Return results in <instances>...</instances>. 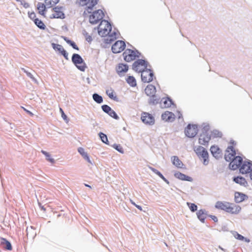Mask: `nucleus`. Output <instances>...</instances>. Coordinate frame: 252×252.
<instances>
[{
    "label": "nucleus",
    "instance_id": "obj_1",
    "mask_svg": "<svg viewBox=\"0 0 252 252\" xmlns=\"http://www.w3.org/2000/svg\"><path fill=\"white\" fill-rule=\"evenodd\" d=\"M98 34L101 37L107 36L105 39L106 44H110L117 38L116 32L110 33L112 30V26L108 21L102 20L97 28Z\"/></svg>",
    "mask_w": 252,
    "mask_h": 252
},
{
    "label": "nucleus",
    "instance_id": "obj_2",
    "mask_svg": "<svg viewBox=\"0 0 252 252\" xmlns=\"http://www.w3.org/2000/svg\"><path fill=\"white\" fill-rule=\"evenodd\" d=\"M197 156L200 159L202 160L203 165H208L209 164V154L207 151L203 147L198 146L194 150Z\"/></svg>",
    "mask_w": 252,
    "mask_h": 252
},
{
    "label": "nucleus",
    "instance_id": "obj_3",
    "mask_svg": "<svg viewBox=\"0 0 252 252\" xmlns=\"http://www.w3.org/2000/svg\"><path fill=\"white\" fill-rule=\"evenodd\" d=\"M140 53L137 50L127 49L123 53V59L126 62H130L139 58Z\"/></svg>",
    "mask_w": 252,
    "mask_h": 252
},
{
    "label": "nucleus",
    "instance_id": "obj_4",
    "mask_svg": "<svg viewBox=\"0 0 252 252\" xmlns=\"http://www.w3.org/2000/svg\"><path fill=\"white\" fill-rule=\"evenodd\" d=\"M229 144L230 146L227 147L225 153V159L227 161H229L236 157H235L236 152L234 148V146L236 144L234 141L231 140L230 141Z\"/></svg>",
    "mask_w": 252,
    "mask_h": 252
},
{
    "label": "nucleus",
    "instance_id": "obj_5",
    "mask_svg": "<svg viewBox=\"0 0 252 252\" xmlns=\"http://www.w3.org/2000/svg\"><path fill=\"white\" fill-rule=\"evenodd\" d=\"M211 138L212 137H210L209 133L208 132L207 126H205L203 128L202 132L201 133L200 137H199V144L203 146H207L210 140L211 139Z\"/></svg>",
    "mask_w": 252,
    "mask_h": 252
},
{
    "label": "nucleus",
    "instance_id": "obj_6",
    "mask_svg": "<svg viewBox=\"0 0 252 252\" xmlns=\"http://www.w3.org/2000/svg\"><path fill=\"white\" fill-rule=\"evenodd\" d=\"M72 60L77 68L83 71L85 70L86 66L81 56L77 54H74L72 56Z\"/></svg>",
    "mask_w": 252,
    "mask_h": 252
},
{
    "label": "nucleus",
    "instance_id": "obj_7",
    "mask_svg": "<svg viewBox=\"0 0 252 252\" xmlns=\"http://www.w3.org/2000/svg\"><path fill=\"white\" fill-rule=\"evenodd\" d=\"M198 132V128L196 125L189 124L185 129V134L189 138H194Z\"/></svg>",
    "mask_w": 252,
    "mask_h": 252
},
{
    "label": "nucleus",
    "instance_id": "obj_8",
    "mask_svg": "<svg viewBox=\"0 0 252 252\" xmlns=\"http://www.w3.org/2000/svg\"><path fill=\"white\" fill-rule=\"evenodd\" d=\"M104 15L102 10H97L90 15L89 21L93 24H97L99 21L102 20Z\"/></svg>",
    "mask_w": 252,
    "mask_h": 252
},
{
    "label": "nucleus",
    "instance_id": "obj_9",
    "mask_svg": "<svg viewBox=\"0 0 252 252\" xmlns=\"http://www.w3.org/2000/svg\"><path fill=\"white\" fill-rule=\"evenodd\" d=\"M141 73V80L143 83H149L153 80L154 73L151 69H146L145 70L140 71Z\"/></svg>",
    "mask_w": 252,
    "mask_h": 252
},
{
    "label": "nucleus",
    "instance_id": "obj_10",
    "mask_svg": "<svg viewBox=\"0 0 252 252\" xmlns=\"http://www.w3.org/2000/svg\"><path fill=\"white\" fill-rule=\"evenodd\" d=\"M50 18L64 19L65 15L63 12V7L57 6L53 8L52 9V14L50 15Z\"/></svg>",
    "mask_w": 252,
    "mask_h": 252
},
{
    "label": "nucleus",
    "instance_id": "obj_11",
    "mask_svg": "<svg viewBox=\"0 0 252 252\" xmlns=\"http://www.w3.org/2000/svg\"><path fill=\"white\" fill-rule=\"evenodd\" d=\"M132 67L135 71L139 72L147 69L146 68L145 61L141 59L137 60V61H135L134 63H133Z\"/></svg>",
    "mask_w": 252,
    "mask_h": 252
},
{
    "label": "nucleus",
    "instance_id": "obj_12",
    "mask_svg": "<svg viewBox=\"0 0 252 252\" xmlns=\"http://www.w3.org/2000/svg\"><path fill=\"white\" fill-rule=\"evenodd\" d=\"M126 45L124 41L118 40L112 45V51L114 53H120L125 50Z\"/></svg>",
    "mask_w": 252,
    "mask_h": 252
},
{
    "label": "nucleus",
    "instance_id": "obj_13",
    "mask_svg": "<svg viewBox=\"0 0 252 252\" xmlns=\"http://www.w3.org/2000/svg\"><path fill=\"white\" fill-rule=\"evenodd\" d=\"M141 121L146 125L152 126L155 123L153 116L147 112H143L141 117Z\"/></svg>",
    "mask_w": 252,
    "mask_h": 252
},
{
    "label": "nucleus",
    "instance_id": "obj_14",
    "mask_svg": "<svg viewBox=\"0 0 252 252\" xmlns=\"http://www.w3.org/2000/svg\"><path fill=\"white\" fill-rule=\"evenodd\" d=\"M239 168L240 172L242 174L251 173L252 172V162L244 161Z\"/></svg>",
    "mask_w": 252,
    "mask_h": 252
},
{
    "label": "nucleus",
    "instance_id": "obj_15",
    "mask_svg": "<svg viewBox=\"0 0 252 252\" xmlns=\"http://www.w3.org/2000/svg\"><path fill=\"white\" fill-rule=\"evenodd\" d=\"M79 4L81 6H86L87 10H91L94 6L97 4L98 0H77Z\"/></svg>",
    "mask_w": 252,
    "mask_h": 252
},
{
    "label": "nucleus",
    "instance_id": "obj_16",
    "mask_svg": "<svg viewBox=\"0 0 252 252\" xmlns=\"http://www.w3.org/2000/svg\"><path fill=\"white\" fill-rule=\"evenodd\" d=\"M229 161H230L229 164L230 168L232 170H236L239 168L244 162L242 161V158L239 156L236 157L235 158H234Z\"/></svg>",
    "mask_w": 252,
    "mask_h": 252
},
{
    "label": "nucleus",
    "instance_id": "obj_17",
    "mask_svg": "<svg viewBox=\"0 0 252 252\" xmlns=\"http://www.w3.org/2000/svg\"><path fill=\"white\" fill-rule=\"evenodd\" d=\"M241 211V207L237 204L232 203L227 207L225 212L227 213L236 215Z\"/></svg>",
    "mask_w": 252,
    "mask_h": 252
},
{
    "label": "nucleus",
    "instance_id": "obj_18",
    "mask_svg": "<svg viewBox=\"0 0 252 252\" xmlns=\"http://www.w3.org/2000/svg\"><path fill=\"white\" fill-rule=\"evenodd\" d=\"M176 116L173 113L166 111L161 115V119L166 122L172 123L175 120Z\"/></svg>",
    "mask_w": 252,
    "mask_h": 252
},
{
    "label": "nucleus",
    "instance_id": "obj_19",
    "mask_svg": "<svg viewBox=\"0 0 252 252\" xmlns=\"http://www.w3.org/2000/svg\"><path fill=\"white\" fill-rule=\"evenodd\" d=\"M52 48L57 51H59V53H61L62 55L65 58L66 60H68L67 56L68 54L66 52V51L64 50V49L63 47L61 45L53 43L52 44Z\"/></svg>",
    "mask_w": 252,
    "mask_h": 252
},
{
    "label": "nucleus",
    "instance_id": "obj_20",
    "mask_svg": "<svg viewBox=\"0 0 252 252\" xmlns=\"http://www.w3.org/2000/svg\"><path fill=\"white\" fill-rule=\"evenodd\" d=\"M210 151H211L212 155H213L214 157L217 158H219L221 157V150L219 148V147H218V146L213 145L211 147Z\"/></svg>",
    "mask_w": 252,
    "mask_h": 252
},
{
    "label": "nucleus",
    "instance_id": "obj_21",
    "mask_svg": "<svg viewBox=\"0 0 252 252\" xmlns=\"http://www.w3.org/2000/svg\"><path fill=\"white\" fill-rule=\"evenodd\" d=\"M145 92L147 95L149 97L155 96L156 93L155 86L152 84L148 85L145 89Z\"/></svg>",
    "mask_w": 252,
    "mask_h": 252
},
{
    "label": "nucleus",
    "instance_id": "obj_22",
    "mask_svg": "<svg viewBox=\"0 0 252 252\" xmlns=\"http://www.w3.org/2000/svg\"><path fill=\"white\" fill-rule=\"evenodd\" d=\"M128 70V66L125 63H119L116 67V72L120 75L126 73Z\"/></svg>",
    "mask_w": 252,
    "mask_h": 252
},
{
    "label": "nucleus",
    "instance_id": "obj_23",
    "mask_svg": "<svg viewBox=\"0 0 252 252\" xmlns=\"http://www.w3.org/2000/svg\"><path fill=\"white\" fill-rule=\"evenodd\" d=\"M230 204L231 203L229 202L218 201L215 204V207L217 208V209H220L224 211L227 209L228 206H229Z\"/></svg>",
    "mask_w": 252,
    "mask_h": 252
},
{
    "label": "nucleus",
    "instance_id": "obj_24",
    "mask_svg": "<svg viewBox=\"0 0 252 252\" xmlns=\"http://www.w3.org/2000/svg\"><path fill=\"white\" fill-rule=\"evenodd\" d=\"M173 104L172 100L168 97L163 98L161 100V108H169Z\"/></svg>",
    "mask_w": 252,
    "mask_h": 252
},
{
    "label": "nucleus",
    "instance_id": "obj_25",
    "mask_svg": "<svg viewBox=\"0 0 252 252\" xmlns=\"http://www.w3.org/2000/svg\"><path fill=\"white\" fill-rule=\"evenodd\" d=\"M46 5L43 3L39 2L37 4V9L38 10V13L43 16H45V13H46Z\"/></svg>",
    "mask_w": 252,
    "mask_h": 252
},
{
    "label": "nucleus",
    "instance_id": "obj_26",
    "mask_svg": "<svg viewBox=\"0 0 252 252\" xmlns=\"http://www.w3.org/2000/svg\"><path fill=\"white\" fill-rule=\"evenodd\" d=\"M36 233L35 231V228L31 226L28 227L27 228V236L30 238L33 239L36 236Z\"/></svg>",
    "mask_w": 252,
    "mask_h": 252
},
{
    "label": "nucleus",
    "instance_id": "obj_27",
    "mask_svg": "<svg viewBox=\"0 0 252 252\" xmlns=\"http://www.w3.org/2000/svg\"><path fill=\"white\" fill-rule=\"evenodd\" d=\"M174 177L182 181H190L191 180V177L186 176L185 174L179 172L174 173Z\"/></svg>",
    "mask_w": 252,
    "mask_h": 252
},
{
    "label": "nucleus",
    "instance_id": "obj_28",
    "mask_svg": "<svg viewBox=\"0 0 252 252\" xmlns=\"http://www.w3.org/2000/svg\"><path fill=\"white\" fill-rule=\"evenodd\" d=\"M246 196L240 192H235L234 194V200L236 202H241L245 199Z\"/></svg>",
    "mask_w": 252,
    "mask_h": 252
},
{
    "label": "nucleus",
    "instance_id": "obj_29",
    "mask_svg": "<svg viewBox=\"0 0 252 252\" xmlns=\"http://www.w3.org/2000/svg\"><path fill=\"white\" fill-rule=\"evenodd\" d=\"M197 217L200 220L204 222L205 219L207 218V213L204 210H200L197 212Z\"/></svg>",
    "mask_w": 252,
    "mask_h": 252
},
{
    "label": "nucleus",
    "instance_id": "obj_30",
    "mask_svg": "<svg viewBox=\"0 0 252 252\" xmlns=\"http://www.w3.org/2000/svg\"><path fill=\"white\" fill-rule=\"evenodd\" d=\"M233 181L234 182H236V184H240V185L246 186L247 184L246 180L244 177H234Z\"/></svg>",
    "mask_w": 252,
    "mask_h": 252
},
{
    "label": "nucleus",
    "instance_id": "obj_31",
    "mask_svg": "<svg viewBox=\"0 0 252 252\" xmlns=\"http://www.w3.org/2000/svg\"><path fill=\"white\" fill-rule=\"evenodd\" d=\"M172 162L173 165H175L178 168H181L183 166V163L180 159L177 156L172 157Z\"/></svg>",
    "mask_w": 252,
    "mask_h": 252
},
{
    "label": "nucleus",
    "instance_id": "obj_32",
    "mask_svg": "<svg viewBox=\"0 0 252 252\" xmlns=\"http://www.w3.org/2000/svg\"><path fill=\"white\" fill-rule=\"evenodd\" d=\"M210 136L213 138H221L222 136V133L220 131L218 130H213L212 131L208 130Z\"/></svg>",
    "mask_w": 252,
    "mask_h": 252
},
{
    "label": "nucleus",
    "instance_id": "obj_33",
    "mask_svg": "<svg viewBox=\"0 0 252 252\" xmlns=\"http://www.w3.org/2000/svg\"><path fill=\"white\" fill-rule=\"evenodd\" d=\"M126 83L132 87L136 86V80L133 76H128L126 79Z\"/></svg>",
    "mask_w": 252,
    "mask_h": 252
},
{
    "label": "nucleus",
    "instance_id": "obj_34",
    "mask_svg": "<svg viewBox=\"0 0 252 252\" xmlns=\"http://www.w3.org/2000/svg\"><path fill=\"white\" fill-rule=\"evenodd\" d=\"M59 1V0H44L45 4L47 7H51L57 4Z\"/></svg>",
    "mask_w": 252,
    "mask_h": 252
},
{
    "label": "nucleus",
    "instance_id": "obj_35",
    "mask_svg": "<svg viewBox=\"0 0 252 252\" xmlns=\"http://www.w3.org/2000/svg\"><path fill=\"white\" fill-rule=\"evenodd\" d=\"M34 23L35 25L38 27L40 30H45L46 29V26L44 23L39 19H35L33 20Z\"/></svg>",
    "mask_w": 252,
    "mask_h": 252
},
{
    "label": "nucleus",
    "instance_id": "obj_36",
    "mask_svg": "<svg viewBox=\"0 0 252 252\" xmlns=\"http://www.w3.org/2000/svg\"><path fill=\"white\" fill-rule=\"evenodd\" d=\"M63 39H64V40L66 41L67 43L70 45V46H72V48H73V49H76L77 50H79V48H78L77 45H76L74 41L69 40L68 38L64 36L63 37Z\"/></svg>",
    "mask_w": 252,
    "mask_h": 252
},
{
    "label": "nucleus",
    "instance_id": "obj_37",
    "mask_svg": "<svg viewBox=\"0 0 252 252\" xmlns=\"http://www.w3.org/2000/svg\"><path fill=\"white\" fill-rule=\"evenodd\" d=\"M78 152L81 154L82 156L84 158L87 159V160L90 162L89 157H88L87 153H86L83 148L79 147L78 149Z\"/></svg>",
    "mask_w": 252,
    "mask_h": 252
},
{
    "label": "nucleus",
    "instance_id": "obj_38",
    "mask_svg": "<svg viewBox=\"0 0 252 252\" xmlns=\"http://www.w3.org/2000/svg\"><path fill=\"white\" fill-rule=\"evenodd\" d=\"M106 94L110 97V99H116V94L114 91L111 89H108L106 91Z\"/></svg>",
    "mask_w": 252,
    "mask_h": 252
},
{
    "label": "nucleus",
    "instance_id": "obj_39",
    "mask_svg": "<svg viewBox=\"0 0 252 252\" xmlns=\"http://www.w3.org/2000/svg\"><path fill=\"white\" fill-rule=\"evenodd\" d=\"M150 169L154 173L157 174V175H158V176L162 179V180H163L165 182H166L167 180L166 178L163 176V175H162V174L158 171L157 169L154 168L153 167H150Z\"/></svg>",
    "mask_w": 252,
    "mask_h": 252
},
{
    "label": "nucleus",
    "instance_id": "obj_40",
    "mask_svg": "<svg viewBox=\"0 0 252 252\" xmlns=\"http://www.w3.org/2000/svg\"><path fill=\"white\" fill-rule=\"evenodd\" d=\"M93 99L97 103H101L102 102V96L98 95L97 94H93Z\"/></svg>",
    "mask_w": 252,
    "mask_h": 252
},
{
    "label": "nucleus",
    "instance_id": "obj_41",
    "mask_svg": "<svg viewBox=\"0 0 252 252\" xmlns=\"http://www.w3.org/2000/svg\"><path fill=\"white\" fill-rule=\"evenodd\" d=\"M41 153L42 154L44 155V156H45L46 160H47L48 161H50L51 163L54 162V159L50 158V155L48 153L46 152L44 150H42Z\"/></svg>",
    "mask_w": 252,
    "mask_h": 252
},
{
    "label": "nucleus",
    "instance_id": "obj_42",
    "mask_svg": "<svg viewBox=\"0 0 252 252\" xmlns=\"http://www.w3.org/2000/svg\"><path fill=\"white\" fill-rule=\"evenodd\" d=\"M187 204H188V207H189V209H190V210L191 211V212H194L195 211H196L197 210V207L196 205H195V204L188 202V203H187Z\"/></svg>",
    "mask_w": 252,
    "mask_h": 252
},
{
    "label": "nucleus",
    "instance_id": "obj_43",
    "mask_svg": "<svg viewBox=\"0 0 252 252\" xmlns=\"http://www.w3.org/2000/svg\"><path fill=\"white\" fill-rule=\"evenodd\" d=\"M59 111H60V113L61 114V117H62L63 119L66 122V123H68L69 120L67 117V116L64 114V112H63V109L60 108H59Z\"/></svg>",
    "mask_w": 252,
    "mask_h": 252
},
{
    "label": "nucleus",
    "instance_id": "obj_44",
    "mask_svg": "<svg viewBox=\"0 0 252 252\" xmlns=\"http://www.w3.org/2000/svg\"><path fill=\"white\" fill-rule=\"evenodd\" d=\"M99 136L102 142L106 144L108 142V138H107L106 134L103 133H99Z\"/></svg>",
    "mask_w": 252,
    "mask_h": 252
},
{
    "label": "nucleus",
    "instance_id": "obj_45",
    "mask_svg": "<svg viewBox=\"0 0 252 252\" xmlns=\"http://www.w3.org/2000/svg\"><path fill=\"white\" fill-rule=\"evenodd\" d=\"M107 114L109 115V116H111V117L114 118L116 119H118L119 117L117 115L116 112L113 110H111L109 112H106Z\"/></svg>",
    "mask_w": 252,
    "mask_h": 252
},
{
    "label": "nucleus",
    "instance_id": "obj_46",
    "mask_svg": "<svg viewBox=\"0 0 252 252\" xmlns=\"http://www.w3.org/2000/svg\"><path fill=\"white\" fill-rule=\"evenodd\" d=\"M101 108H102V111H103L105 113H107L108 112H109V111L112 110V109L111 108V107L106 104H104V105H102L101 106Z\"/></svg>",
    "mask_w": 252,
    "mask_h": 252
},
{
    "label": "nucleus",
    "instance_id": "obj_47",
    "mask_svg": "<svg viewBox=\"0 0 252 252\" xmlns=\"http://www.w3.org/2000/svg\"><path fill=\"white\" fill-rule=\"evenodd\" d=\"M113 147L117 151L121 153H123V148L120 145L114 144L113 145Z\"/></svg>",
    "mask_w": 252,
    "mask_h": 252
},
{
    "label": "nucleus",
    "instance_id": "obj_48",
    "mask_svg": "<svg viewBox=\"0 0 252 252\" xmlns=\"http://www.w3.org/2000/svg\"><path fill=\"white\" fill-rule=\"evenodd\" d=\"M28 14H29L30 18L33 20V21L35 19H38V18H36V15L34 12H29Z\"/></svg>",
    "mask_w": 252,
    "mask_h": 252
},
{
    "label": "nucleus",
    "instance_id": "obj_49",
    "mask_svg": "<svg viewBox=\"0 0 252 252\" xmlns=\"http://www.w3.org/2000/svg\"><path fill=\"white\" fill-rule=\"evenodd\" d=\"M2 240H4L5 244H6V249L11 251L12 250V247L9 242L5 239H3Z\"/></svg>",
    "mask_w": 252,
    "mask_h": 252
},
{
    "label": "nucleus",
    "instance_id": "obj_50",
    "mask_svg": "<svg viewBox=\"0 0 252 252\" xmlns=\"http://www.w3.org/2000/svg\"><path fill=\"white\" fill-rule=\"evenodd\" d=\"M234 237H235L236 239L239 240H244V237H243L242 235H240V234L236 232L234 234Z\"/></svg>",
    "mask_w": 252,
    "mask_h": 252
},
{
    "label": "nucleus",
    "instance_id": "obj_51",
    "mask_svg": "<svg viewBox=\"0 0 252 252\" xmlns=\"http://www.w3.org/2000/svg\"><path fill=\"white\" fill-rule=\"evenodd\" d=\"M84 35H85L86 40L89 42L92 41V38L91 35L89 34L87 32H85V33L84 34Z\"/></svg>",
    "mask_w": 252,
    "mask_h": 252
},
{
    "label": "nucleus",
    "instance_id": "obj_52",
    "mask_svg": "<svg viewBox=\"0 0 252 252\" xmlns=\"http://www.w3.org/2000/svg\"><path fill=\"white\" fill-rule=\"evenodd\" d=\"M21 108H23V109L24 110V111H25L26 112V113H28V114L30 115V116H33V114L31 111L27 110L26 108H24V107H23V106H22Z\"/></svg>",
    "mask_w": 252,
    "mask_h": 252
},
{
    "label": "nucleus",
    "instance_id": "obj_53",
    "mask_svg": "<svg viewBox=\"0 0 252 252\" xmlns=\"http://www.w3.org/2000/svg\"><path fill=\"white\" fill-rule=\"evenodd\" d=\"M210 217H211V218L212 219V220H213V221L214 222H217L218 221V218L217 217L215 216H213V215H211L210 216Z\"/></svg>",
    "mask_w": 252,
    "mask_h": 252
},
{
    "label": "nucleus",
    "instance_id": "obj_54",
    "mask_svg": "<svg viewBox=\"0 0 252 252\" xmlns=\"http://www.w3.org/2000/svg\"><path fill=\"white\" fill-rule=\"evenodd\" d=\"M176 114H177V116H178V119H180L182 118V114H181V113L180 111H177V112H176Z\"/></svg>",
    "mask_w": 252,
    "mask_h": 252
},
{
    "label": "nucleus",
    "instance_id": "obj_55",
    "mask_svg": "<svg viewBox=\"0 0 252 252\" xmlns=\"http://www.w3.org/2000/svg\"><path fill=\"white\" fill-rule=\"evenodd\" d=\"M135 207H136L137 208V209L140 210H142V208H141V207L138 205H135Z\"/></svg>",
    "mask_w": 252,
    "mask_h": 252
},
{
    "label": "nucleus",
    "instance_id": "obj_56",
    "mask_svg": "<svg viewBox=\"0 0 252 252\" xmlns=\"http://www.w3.org/2000/svg\"><path fill=\"white\" fill-rule=\"evenodd\" d=\"M25 72H27V75L29 76V77L32 78V75L31 73L27 72L26 71H25Z\"/></svg>",
    "mask_w": 252,
    "mask_h": 252
},
{
    "label": "nucleus",
    "instance_id": "obj_57",
    "mask_svg": "<svg viewBox=\"0 0 252 252\" xmlns=\"http://www.w3.org/2000/svg\"><path fill=\"white\" fill-rule=\"evenodd\" d=\"M85 187H87L89 188L90 189H91V186L88 184H85Z\"/></svg>",
    "mask_w": 252,
    "mask_h": 252
},
{
    "label": "nucleus",
    "instance_id": "obj_58",
    "mask_svg": "<svg viewBox=\"0 0 252 252\" xmlns=\"http://www.w3.org/2000/svg\"><path fill=\"white\" fill-rule=\"evenodd\" d=\"M130 202H131V203H132V204H133L134 205H136V204H135L134 202H133L132 200H130Z\"/></svg>",
    "mask_w": 252,
    "mask_h": 252
},
{
    "label": "nucleus",
    "instance_id": "obj_59",
    "mask_svg": "<svg viewBox=\"0 0 252 252\" xmlns=\"http://www.w3.org/2000/svg\"><path fill=\"white\" fill-rule=\"evenodd\" d=\"M250 178L252 180V172H251V174H250Z\"/></svg>",
    "mask_w": 252,
    "mask_h": 252
},
{
    "label": "nucleus",
    "instance_id": "obj_60",
    "mask_svg": "<svg viewBox=\"0 0 252 252\" xmlns=\"http://www.w3.org/2000/svg\"><path fill=\"white\" fill-rule=\"evenodd\" d=\"M42 210H43L44 211H45V208H43V207L42 208Z\"/></svg>",
    "mask_w": 252,
    "mask_h": 252
},
{
    "label": "nucleus",
    "instance_id": "obj_61",
    "mask_svg": "<svg viewBox=\"0 0 252 252\" xmlns=\"http://www.w3.org/2000/svg\"><path fill=\"white\" fill-rule=\"evenodd\" d=\"M234 252H238L237 251H234Z\"/></svg>",
    "mask_w": 252,
    "mask_h": 252
},
{
    "label": "nucleus",
    "instance_id": "obj_62",
    "mask_svg": "<svg viewBox=\"0 0 252 252\" xmlns=\"http://www.w3.org/2000/svg\"><path fill=\"white\" fill-rule=\"evenodd\" d=\"M17 1H18V0H17Z\"/></svg>",
    "mask_w": 252,
    "mask_h": 252
}]
</instances>
